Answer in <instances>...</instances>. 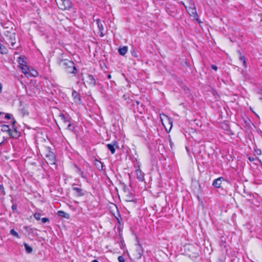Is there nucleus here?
Wrapping results in <instances>:
<instances>
[{"instance_id": "4c0bfd02", "label": "nucleus", "mask_w": 262, "mask_h": 262, "mask_svg": "<svg viewBox=\"0 0 262 262\" xmlns=\"http://www.w3.org/2000/svg\"><path fill=\"white\" fill-rule=\"evenodd\" d=\"M2 84L0 82V93H2Z\"/></svg>"}, {"instance_id": "20e7f679", "label": "nucleus", "mask_w": 262, "mask_h": 262, "mask_svg": "<svg viewBox=\"0 0 262 262\" xmlns=\"http://www.w3.org/2000/svg\"><path fill=\"white\" fill-rule=\"evenodd\" d=\"M1 130L3 132L8 133L9 135L12 138H17L19 136V134L16 129L13 127V129H11L8 125H2Z\"/></svg>"}, {"instance_id": "ddd939ff", "label": "nucleus", "mask_w": 262, "mask_h": 262, "mask_svg": "<svg viewBox=\"0 0 262 262\" xmlns=\"http://www.w3.org/2000/svg\"><path fill=\"white\" fill-rule=\"evenodd\" d=\"M125 195H126V201L132 202V201H134V196L129 192V190H127V191H125Z\"/></svg>"}, {"instance_id": "dca6fc26", "label": "nucleus", "mask_w": 262, "mask_h": 262, "mask_svg": "<svg viewBox=\"0 0 262 262\" xmlns=\"http://www.w3.org/2000/svg\"><path fill=\"white\" fill-rule=\"evenodd\" d=\"M29 72H28V75L29 76H33L36 77L38 75V73L36 70L33 69L31 67H30V69L29 70Z\"/></svg>"}, {"instance_id": "9b49d317", "label": "nucleus", "mask_w": 262, "mask_h": 262, "mask_svg": "<svg viewBox=\"0 0 262 262\" xmlns=\"http://www.w3.org/2000/svg\"><path fill=\"white\" fill-rule=\"evenodd\" d=\"M19 67L21 69L22 72L24 73L26 77H28V72H29V70L30 69V67H28L25 64L23 66H19Z\"/></svg>"}, {"instance_id": "a878e982", "label": "nucleus", "mask_w": 262, "mask_h": 262, "mask_svg": "<svg viewBox=\"0 0 262 262\" xmlns=\"http://www.w3.org/2000/svg\"><path fill=\"white\" fill-rule=\"evenodd\" d=\"M77 170H76V172L78 173L80 176H81V177H82V178H84V175H83V172L78 167H77Z\"/></svg>"}, {"instance_id": "cd10ccee", "label": "nucleus", "mask_w": 262, "mask_h": 262, "mask_svg": "<svg viewBox=\"0 0 262 262\" xmlns=\"http://www.w3.org/2000/svg\"><path fill=\"white\" fill-rule=\"evenodd\" d=\"M137 251L138 252V257H141L142 254V251L140 249V246L137 247Z\"/></svg>"}, {"instance_id": "412c9836", "label": "nucleus", "mask_w": 262, "mask_h": 262, "mask_svg": "<svg viewBox=\"0 0 262 262\" xmlns=\"http://www.w3.org/2000/svg\"><path fill=\"white\" fill-rule=\"evenodd\" d=\"M57 214L60 216L66 218V219H68L69 217V215L68 213H67L65 212H64L63 211H61V210L58 211L57 212Z\"/></svg>"}, {"instance_id": "58836bf2", "label": "nucleus", "mask_w": 262, "mask_h": 262, "mask_svg": "<svg viewBox=\"0 0 262 262\" xmlns=\"http://www.w3.org/2000/svg\"><path fill=\"white\" fill-rule=\"evenodd\" d=\"M168 121H169V123L170 124H171V125H172V122H171V121L170 120V119H169V118H168Z\"/></svg>"}, {"instance_id": "c85d7f7f", "label": "nucleus", "mask_w": 262, "mask_h": 262, "mask_svg": "<svg viewBox=\"0 0 262 262\" xmlns=\"http://www.w3.org/2000/svg\"><path fill=\"white\" fill-rule=\"evenodd\" d=\"M18 62L19 64V66H23L25 65L24 63L25 62V61L24 60L23 58H21V57H19L18 59Z\"/></svg>"}, {"instance_id": "c9c22d12", "label": "nucleus", "mask_w": 262, "mask_h": 262, "mask_svg": "<svg viewBox=\"0 0 262 262\" xmlns=\"http://www.w3.org/2000/svg\"><path fill=\"white\" fill-rule=\"evenodd\" d=\"M5 119H10L11 118V116L9 114H7L6 115H5Z\"/></svg>"}, {"instance_id": "473e14b6", "label": "nucleus", "mask_w": 262, "mask_h": 262, "mask_svg": "<svg viewBox=\"0 0 262 262\" xmlns=\"http://www.w3.org/2000/svg\"><path fill=\"white\" fill-rule=\"evenodd\" d=\"M12 209L13 211L16 212L17 211V205L16 204H13L12 206Z\"/></svg>"}, {"instance_id": "a211bd4d", "label": "nucleus", "mask_w": 262, "mask_h": 262, "mask_svg": "<svg viewBox=\"0 0 262 262\" xmlns=\"http://www.w3.org/2000/svg\"><path fill=\"white\" fill-rule=\"evenodd\" d=\"M95 165L96 166V167H97V168L99 170H101L103 169V164L102 163L99 161V160H96L95 161Z\"/></svg>"}, {"instance_id": "5701e85b", "label": "nucleus", "mask_w": 262, "mask_h": 262, "mask_svg": "<svg viewBox=\"0 0 262 262\" xmlns=\"http://www.w3.org/2000/svg\"><path fill=\"white\" fill-rule=\"evenodd\" d=\"M24 245L25 246L26 251L27 253H31L32 252V248L30 246H29L27 243H24Z\"/></svg>"}, {"instance_id": "0eeeda50", "label": "nucleus", "mask_w": 262, "mask_h": 262, "mask_svg": "<svg viewBox=\"0 0 262 262\" xmlns=\"http://www.w3.org/2000/svg\"><path fill=\"white\" fill-rule=\"evenodd\" d=\"M72 96L74 99L75 103L80 104L81 102V100L79 94L75 90H73L72 94Z\"/></svg>"}, {"instance_id": "72a5a7b5", "label": "nucleus", "mask_w": 262, "mask_h": 262, "mask_svg": "<svg viewBox=\"0 0 262 262\" xmlns=\"http://www.w3.org/2000/svg\"><path fill=\"white\" fill-rule=\"evenodd\" d=\"M256 159H257V158H255L254 157H252V156H250L248 158L249 160L251 162H253V161H255Z\"/></svg>"}, {"instance_id": "bb28decb", "label": "nucleus", "mask_w": 262, "mask_h": 262, "mask_svg": "<svg viewBox=\"0 0 262 262\" xmlns=\"http://www.w3.org/2000/svg\"><path fill=\"white\" fill-rule=\"evenodd\" d=\"M34 217L37 221H39V220H40L41 219H40V214L39 213H34Z\"/></svg>"}, {"instance_id": "f257e3e1", "label": "nucleus", "mask_w": 262, "mask_h": 262, "mask_svg": "<svg viewBox=\"0 0 262 262\" xmlns=\"http://www.w3.org/2000/svg\"><path fill=\"white\" fill-rule=\"evenodd\" d=\"M58 64L68 73L76 74L77 71L75 63L67 59H59Z\"/></svg>"}, {"instance_id": "7c9ffc66", "label": "nucleus", "mask_w": 262, "mask_h": 262, "mask_svg": "<svg viewBox=\"0 0 262 262\" xmlns=\"http://www.w3.org/2000/svg\"><path fill=\"white\" fill-rule=\"evenodd\" d=\"M118 260L119 262H125V259L122 256H119L118 257Z\"/></svg>"}, {"instance_id": "ea45409f", "label": "nucleus", "mask_w": 262, "mask_h": 262, "mask_svg": "<svg viewBox=\"0 0 262 262\" xmlns=\"http://www.w3.org/2000/svg\"><path fill=\"white\" fill-rule=\"evenodd\" d=\"M107 78H108V79H111V75L110 74H108L107 75Z\"/></svg>"}, {"instance_id": "393cba45", "label": "nucleus", "mask_w": 262, "mask_h": 262, "mask_svg": "<svg viewBox=\"0 0 262 262\" xmlns=\"http://www.w3.org/2000/svg\"><path fill=\"white\" fill-rule=\"evenodd\" d=\"M67 129L70 131L73 132L75 129V127L71 123H69L67 126Z\"/></svg>"}, {"instance_id": "a18cd8bd", "label": "nucleus", "mask_w": 262, "mask_h": 262, "mask_svg": "<svg viewBox=\"0 0 262 262\" xmlns=\"http://www.w3.org/2000/svg\"><path fill=\"white\" fill-rule=\"evenodd\" d=\"M219 262H222V261H219Z\"/></svg>"}, {"instance_id": "2f4dec72", "label": "nucleus", "mask_w": 262, "mask_h": 262, "mask_svg": "<svg viewBox=\"0 0 262 262\" xmlns=\"http://www.w3.org/2000/svg\"><path fill=\"white\" fill-rule=\"evenodd\" d=\"M41 222L42 223H46L47 222H49V220L47 217H43L41 219Z\"/></svg>"}, {"instance_id": "b1692460", "label": "nucleus", "mask_w": 262, "mask_h": 262, "mask_svg": "<svg viewBox=\"0 0 262 262\" xmlns=\"http://www.w3.org/2000/svg\"><path fill=\"white\" fill-rule=\"evenodd\" d=\"M10 234L13 236H14L18 238H20V236H19L18 234L17 233L16 231H15L14 229H11L10 230Z\"/></svg>"}, {"instance_id": "6e6552de", "label": "nucleus", "mask_w": 262, "mask_h": 262, "mask_svg": "<svg viewBox=\"0 0 262 262\" xmlns=\"http://www.w3.org/2000/svg\"><path fill=\"white\" fill-rule=\"evenodd\" d=\"M86 81L91 85L94 86L96 85V80L92 75H88L86 77Z\"/></svg>"}, {"instance_id": "6ab92c4d", "label": "nucleus", "mask_w": 262, "mask_h": 262, "mask_svg": "<svg viewBox=\"0 0 262 262\" xmlns=\"http://www.w3.org/2000/svg\"><path fill=\"white\" fill-rule=\"evenodd\" d=\"M8 53V49L3 44L0 43V53L6 54Z\"/></svg>"}, {"instance_id": "4be33fe9", "label": "nucleus", "mask_w": 262, "mask_h": 262, "mask_svg": "<svg viewBox=\"0 0 262 262\" xmlns=\"http://www.w3.org/2000/svg\"><path fill=\"white\" fill-rule=\"evenodd\" d=\"M59 117L64 123H67V122H69L68 119L65 117L64 115L62 113L59 114Z\"/></svg>"}, {"instance_id": "2eb2a0df", "label": "nucleus", "mask_w": 262, "mask_h": 262, "mask_svg": "<svg viewBox=\"0 0 262 262\" xmlns=\"http://www.w3.org/2000/svg\"><path fill=\"white\" fill-rule=\"evenodd\" d=\"M188 12L191 16L195 17L196 16V11L194 6H191L188 8L187 10Z\"/></svg>"}, {"instance_id": "79ce46f5", "label": "nucleus", "mask_w": 262, "mask_h": 262, "mask_svg": "<svg viewBox=\"0 0 262 262\" xmlns=\"http://www.w3.org/2000/svg\"><path fill=\"white\" fill-rule=\"evenodd\" d=\"M132 54H133V55L134 56H135V57H137V56L136 55V53H132Z\"/></svg>"}, {"instance_id": "f03ea898", "label": "nucleus", "mask_w": 262, "mask_h": 262, "mask_svg": "<svg viewBox=\"0 0 262 262\" xmlns=\"http://www.w3.org/2000/svg\"><path fill=\"white\" fill-rule=\"evenodd\" d=\"M58 8L63 11L69 10L73 6L71 0H55Z\"/></svg>"}, {"instance_id": "f3484780", "label": "nucleus", "mask_w": 262, "mask_h": 262, "mask_svg": "<svg viewBox=\"0 0 262 262\" xmlns=\"http://www.w3.org/2000/svg\"><path fill=\"white\" fill-rule=\"evenodd\" d=\"M116 145V143H114L113 144H107L106 145L108 149L111 151L112 154H114L115 152V145Z\"/></svg>"}, {"instance_id": "423d86ee", "label": "nucleus", "mask_w": 262, "mask_h": 262, "mask_svg": "<svg viewBox=\"0 0 262 262\" xmlns=\"http://www.w3.org/2000/svg\"><path fill=\"white\" fill-rule=\"evenodd\" d=\"M96 22H97V27L99 29V32L100 33V36L103 37L104 35V34L103 33L104 28H103L102 22L99 19H97ZM103 23H104V22L103 21Z\"/></svg>"}, {"instance_id": "f8f14e48", "label": "nucleus", "mask_w": 262, "mask_h": 262, "mask_svg": "<svg viewBox=\"0 0 262 262\" xmlns=\"http://www.w3.org/2000/svg\"><path fill=\"white\" fill-rule=\"evenodd\" d=\"M135 172L137 176V178L140 181H143L144 178L143 173L142 172L141 170L140 169H138L136 170Z\"/></svg>"}, {"instance_id": "c03bdc74", "label": "nucleus", "mask_w": 262, "mask_h": 262, "mask_svg": "<svg viewBox=\"0 0 262 262\" xmlns=\"http://www.w3.org/2000/svg\"><path fill=\"white\" fill-rule=\"evenodd\" d=\"M260 152H261L260 150H258V151H257V154H260Z\"/></svg>"}, {"instance_id": "a19ab883", "label": "nucleus", "mask_w": 262, "mask_h": 262, "mask_svg": "<svg viewBox=\"0 0 262 262\" xmlns=\"http://www.w3.org/2000/svg\"><path fill=\"white\" fill-rule=\"evenodd\" d=\"M92 262H99V261L96 259H94V260H92Z\"/></svg>"}, {"instance_id": "f704fd0d", "label": "nucleus", "mask_w": 262, "mask_h": 262, "mask_svg": "<svg viewBox=\"0 0 262 262\" xmlns=\"http://www.w3.org/2000/svg\"><path fill=\"white\" fill-rule=\"evenodd\" d=\"M211 68L215 70V71H216L217 70V67L216 65H214V64H212L211 65Z\"/></svg>"}, {"instance_id": "e433bc0d", "label": "nucleus", "mask_w": 262, "mask_h": 262, "mask_svg": "<svg viewBox=\"0 0 262 262\" xmlns=\"http://www.w3.org/2000/svg\"><path fill=\"white\" fill-rule=\"evenodd\" d=\"M123 190H124V193H125V191H127V190H129V189L127 188V187L126 185H124Z\"/></svg>"}, {"instance_id": "aec40b11", "label": "nucleus", "mask_w": 262, "mask_h": 262, "mask_svg": "<svg viewBox=\"0 0 262 262\" xmlns=\"http://www.w3.org/2000/svg\"><path fill=\"white\" fill-rule=\"evenodd\" d=\"M127 49L126 46L120 48L118 50L119 54L121 55H124L127 52Z\"/></svg>"}, {"instance_id": "1a4fd4ad", "label": "nucleus", "mask_w": 262, "mask_h": 262, "mask_svg": "<svg viewBox=\"0 0 262 262\" xmlns=\"http://www.w3.org/2000/svg\"><path fill=\"white\" fill-rule=\"evenodd\" d=\"M73 190H74L76 192V195L77 196H81L84 195V193L83 192L82 190L78 187L75 186V184H74L72 187Z\"/></svg>"}, {"instance_id": "9d476101", "label": "nucleus", "mask_w": 262, "mask_h": 262, "mask_svg": "<svg viewBox=\"0 0 262 262\" xmlns=\"http://www.w3.org/2000/svg\"><path fill=\"white\" fill-rule=\"evenodd\" d=\"M223 179V178L222 177L215 179L213 182L212 185L216 188H220L221 186Z\"/></svg>"}, {"instance_id": "4468645a", "label": "nucleus", "mask_w": 262, "mask_h": 262, "mask_svg": "<svg viewBox=\"0 0 262 262\" xmlns=\"http://www.w3.org/2000/svg\"><path fill=\"white\" fill-rule=\"evenodd\" d=\"M238 53L239 54V60L242 62V63H243V67L245 68H247V63H246V59H245V56H243L241 52H240V51H238Z\"/></svg>"}, {"instance_id": "37998d69", "label": "nucleus", "mask_w": 262, "mask_h": 262, "mask_svg": "<svg viewBox=\"0 0 262 262\" xmlns=\"http://www.w3.org/2000/svg\"><path fill=\"white\" fill-rule=\"evenodd\" d=\"M15 120H14V121H13V122H12V125L14 126V124H15Z\"/></svg>"}, {"instance_id": "c756f323", "label": "nucleus", "mask_w": 262, "mask_h": 262, "mask_svg": "<svg viewBox=\"0 0 262 262\" xmlns=\"http://www.w3.org/2000/svg\"><path fill=\"white\" fill-rule=\"evenodd\" d=\"M0 192L3 194H5V189L3 184H0Z\"/></svg>"}, {"instance_id": "7ed1b4c3", "label": "nucleus", "mask_w": 262, "mask_h": 262, "mask_svg": "<svg viewBox=\"0 0 262 262\" xmlns=\"http://www.w3.org/2000/svg\"><path fill=\"white\" fill-rule=\"evenodd\" d=\"M5 42L8 45H10L12 47H14L16 43V38L15 33H11L8 31H7L5 34Z\"/></svg>"}, {"instance_id": "39448f33", "label": "nucleus", "mask_w": 262, "mask_h": 262, "mask_svg": "<svg viewBox=\"0 0 262 262\" xmlns=\"http://www.w3.org/2000/svg\"><path fill=\"white\" fill-rule=\"evenodd\" d=\"M46 154V161L48 164L54 165L56 163L55 156L54 153L51 150L50 147L47 148Z\"/></svg>"}]
</instances>
